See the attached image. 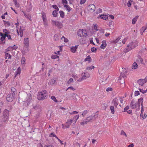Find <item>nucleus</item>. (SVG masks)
<instances>
[{"mask_svg": "<svg viewBox=\"0 0 147 147\" xmlns=\"http://www.w3.org/2000/svg\"><path fill=\"white\" fill-rule=\"evenodd\" d=\"M92 28L93 30H95V31H94V32H96L98 30V29H97V26L96 24L94 25L93 27H92Z\"/></svg>", "mask_w": 147, "mask_h": 147, "instance_id": "nucleus-29", "label": "nucleus"}, {"mask_svg": "<svg viewBox=\"0 0 147 147\" xmlns=\"http://www.w3.org/2000/svg\"><path fill=\"white\" fill-rule=\"evenodd\" d=\"M9 112L8 110L5 109L3 113L2 119L3 122L5 123H7L9 120Z\"/></svg>", "mask_w": 147, "mask_h": 147, "instance_id": "nucleus-2", "label": "nucleus"}, {"mask_svg": "<svg viewBox=\"0 0 147 147\" xmlns=\"http://www.w3.org/2000/svg\"><path fill=\"white\" fill-rule=\"evenodd\" d=\"M42 16L43 21L44 22V24H45V22H46L47 21L46 15L44 13H43Z\"/></svg>", "mask_w": 147, "mask_h": 147, "instance_id": "nucleus-34", "label": "nucleus"}, {"mask_svg": "<svg viewBox=\"0 0 147 147\" xmlns=\"http://www.w3.org/2000/svg\"><path fill=\"white\" fill-rule=\"evenodd\" d=\"M77 34L79 36L82 37V34L83 35V29H80L77 32Z\"/></svg>", "mask_w": 147, "mask_h": 147, "instance_id": "nucleus-17", "label": "nucleus"}, {"mask_svg": "<svg viewBox=\"0 0 147 147\" xmlns=\"http://www.w3.org/2000/svg\"><path fill=\"white\" fill-rule=\"evenodd\" d=\"M139 90L140 92L142 93L143 94H144L147 91V90H144L143 89L140 88H139Z\"/></svg>", "mask_w": 147, "mask_h": 147, "instance_id": "nucleus-48", "label": "nucleus"}, {"mask_svg": "<svg viewBox=\"0 0 147 147\" xmlns=\"http://www.w3.org/2000/svg\"><path fill=\"white\" fill-rule=\"evenodd\" d=\"M86 0H81L80 2V4H82L86 2Z\"/></svg>", "mask_w": 147, "mask_h": 147, "instance_id": "nucleus-62", "label": "nucleus"}, {"mask_svg": "<svg viewBox=\"0 0 147 147\" xmlns=\"http://www.w3.org/2000/svg\"><path fill=\"white\" fill-rule=\"evenodd\" d=\"M87 33L88 34H89V36H92L93 34V33L92 32H90L88 30H87Z\"/></svg>", "mask_w": 147, "mask_h": 147, "instance_id": "nucleus-60", "label": "nucleus"}, {"mask_svg": "<svg viewBox=\"0 0 147 147\" xmlns=\"http://www.w3.org/2000/svg\"><path fill=\"white\" fill-rule=\"evenodd\" d=\"M64 7L66 8L68 12H69L71 11V8L68 5H65Z\"/></svg>", "mask_w": 147, "mask_h": 147, "instance_id": "nucleus-32", "label": "nucleus"}, {"mask_svg": "<svg viewBox=\"0 0 147 147\" xmlns=\"http://www.w3.org/2000/svg\"><path fill=\"white\" fill-rule=\"evenodd\" d=\"M138 18V16H136L135 18L133 19L132 20V24H136V21L137 20Z\"/></svg>", "mask_w": 147, "mask_h": 147, "instance_id": "nucleus-21", "label": "nucleus"}, {"mask_svg": "<svg viewBox=\"0 0 147 147\" xmlns=\"http://www.w3.org/2000/svg\"><path fill=\"white\" fill-rule=\"evenodd\" d=\"M3 22H4V24L6 26H10V23L9 22H6L3 20Z\"/></svg>", "mask_w": 147, "mask_h": 147, "instance_id": "nucleus-41", "label": "nucleus"}, {"mask_svg": "<svg viewBox=\"0 0 147 147\" xmlns=\"http://www.w3.org/2000/svg\"><path fill=\"white\" fill-rule=\"evenodd\" d=\"M138 105L139 107H140V105L139 104V102H136L134 104V100H131L130 104V106L132 109H134L136 108Z\"/></svg>", "mask_w": 147, "mask_h": 147, "instance_id": "nucleus-6", "label": "nucleus"}, {"mask_svg": "<svg viewBox=\"0 0 147 147\" xmlns=\"http://www.w3.org/2000/svg\"><path fill=\"white\" fill-rule=\"evenodd\" d=\"M59 13L60 15V16L62 18H63L64 16V13L62 11H59Z\"/></svg>", "mask_w": 147, "mask_h": 147, "instance_id": "nucleus-37", "label": "nucleus"}, {"mask_svg": "<svg viewBox=\"0 0 147 147\" xmlns=\"http://www.w3.org/2000/svg\"><path fill=\"white\" fill-rule=\"evenodd\" d=\"M58 12L55 11H53L52 12V14L54 17H56L57 16L58 14Z\"/></svg>", "mask_w": 147, "mask_h": 147, "instance_id": "nucleus-33", "label": "nucleus"}, {"mask_svg": "<svg viewBox=\"0 0 147 147\" xmlns=\"http://www.w3.org/2000/svg\"><path fill=\"white\" fill-rule=\"evenodd\" d=\"M143 99L142 98H140L138 99V102H139V104H140V103H141L142 106V107L143 105Z\"/></svg>", "mask_w": 147, "mask_h": 147, "instance_id": "nucleus-23", "label": "nucleus"}, {"mask_svg": "<svg viewBox=\"0 0 147 147\" xmlns=\"http://www.w3.org/2000/svg\"><path fill=\"white\" fill-rule=\"evenodd\" d=\"M14 4L15 6L17 7H20V4L19 3L17 2V0H14L13 1Z\"/></svg>", "mask_w": 147, "mask_h": 147, "instance_id": "nucleus-30", "label": "nucleus"}, {"mask_svg": "<svg viewBox=\"0 0 147 147\" xmlns=\"http://www.w3.org/2000/svg\"><path fill=\"white\" fill-rule=\"evenodd\" d=\"M110 109L111 110V112L112 114H114L115 112L114 107V106H111L110 107Z\"/></svg>", "mask_w": 147, "mask_h": 147, "instance_id": "nucleus-35", "label": "nucleus"}, {"mask_svg": "<svg viewBox=\"0 0 147 147\" xmlns=\"http://www.w3.org/2000/svg\"><path fill=\"white\" fill-rule=\"evenodd\" d=\"M76 51V48L74 47H71V51L73 53H75Z\"/></svg>", "mask_w": 147, "mask_h": 147, "instance_id": "nucleus-42", "label": "nucleus"}, {"mask_svg": "<svg viewBox=\"0 0 147 147\" xmlns=\"http://www.w3.org/2000/svg\"><path fill=\"white\" fill-rule=\"evenodd\" d=\"M20 72H21V71H20V70H17L16 71V73H15L16 74L15 75V77H16V76L17 75L20 74Z\"/></svg>", "mask_w": 147, "mask_h": 147, "instance_id": "nucleus-49", "label": "nucleus"}, {"mask_svg": "<svg viewBox=\"0 0 147 147\" xmlns=\"http://www.w3.org/2000/svg\"><path fill=\"white\" fill-rule=\"evenodd\" d=\"M98 116V114L96 113H94L93 114L87 117L86 119H85L86 123L87 122L88 123L89 122H92L95 120L96 118H97Z\"/></svg>", "mask_w": 147, "mask_h": 147, "instance_id": "nucleus-4", "label": "nucleus"}, {"mask_svg": "<svg viewBox=\"0 0 147 147\" xmlns=\"http://www.w3.org/2000/svg\"><path fill=\"white\" fill-rule=\"evenodd\" d=\"M84 80V77H82L81 78H80L79 79H78L77 81L79 82H81L82 81V80Z\"/></svg>", "mask_w": 147, "mask_h": 147, "instance_id": "nucleus-59", "label": "nucleus"}, {"mask_svg": "<svg viewBox=\"0 0 147 147\" xmlns=\"http://www.w3.org/2000/svg\"><path fill=\"white\" fill-rule=\"evenodd\" d=\"M138 59L137 61L141 63L143 61V59L141 57L140 55H138Z\"/></svg>", "mask_w": 147, "mask_h": 147, "instance_id": "nucleus-38", "label": "nucleus"}, {"mask_svg": "<svg viewBox=\"0 0 147 147\" xmlns=\"http://www.w3.org/2000/svg\"><path fill=\"white\" fill-rule=\"evenodd\" d=\"M15 95L10 93L8 94L7 96V100L9 102H12L13 101Z\"/></svg>", "mask_w": 147, "mask_h": 147, "instance_id": "nucleus-7", "label": "nucleus"}, {"mask_svg": "<svg viewBox=\"0 0 147 147\" xmlns=\"http://www.w3.org/2000/svg\"><path fill=\"white\" fill-rule=\"evenodd\" d=\"M146 27H143L142 28L140 29V32L142 35L143 33L144 32L145 30L146 29Z\"/></svg>", "mask_w": 147, "mask_h": 147, "instance_id": "nucleus-20", "label": "nucleus"}, {"mask_svg": "<svg viewBox=\"0 0 147 147\" xmlns=\"http://www.w3.org/2000/svg\"><path fill=\"white\" fill-rule=\"evenodd\" d=\"M112 90H113V89L112 88L109 87V88H107V89H106V91L107 92H109L110 91H112Z\"/></svg>", "mask_w": 147, "mask_h": 147, "instance_id": "nucleus-61", "label": "nucleus"}, {"mask_svg": "<svg viewBox=\"0 0 147 147\" xmlns=\"http://www.w3.org/2000/svg\"><path fill=\"white\" fill-rule=\"evenodd\" d=\"M54 39L56 41H57L59 40L58 35L57 34H55L54 37Z\"/></svg>", "mask_w": 147, "mask_h": 147, "instance_id": "nucleus-40", "label": "nucleus"}, {"mask_svg": "<svg viewBox=\"0 0 147 147\" xmlns=\"http://www.w3.org/2000/svg\"><path fill=\"white\" fill-rule=\"evenodd\" d=\"M107 44L106 40H104L102 42V45L100 47L102 49H104L105 47L106 46Z\"/></svg>", "mask_w": 147, "mask_h": 147, "instance_id": "nucleus-11", "label": "nucleus"}, {"mask_svg": "<svg viewBox=\"0 0 147 147\" xmlns=\"http://www.w3.org/2000/svg\"><path fill=\"white\" fill-rule=\"evenodd\" d=\"M73 80L72 78H70L67 82L68 84H70L73 82Z\"/></svg>", "mask_w": 147, "mask_h": 147, "instance_id": "nucleus-55", "label": "nucleus"}, {"mask_svg": "<svg viewBox=\"0 0 147 147\" xmlns=\"http://www.w3.org/2000/svg\"><path fill=\"white\" fill-rule=\"evenodd\" d=\"M51 98L53 100V101L56 102H57V100L56 99L55 97L54 96H51Z\"/></svg>", "mask_w": 147, "mask_h": 147, "instance_id": "nucleus-44", "label": "nucleus"}, {"mask_svg": "<svg viewBox=\"0 0 147 147\" xmlns=\"http://www.w3.org/2000/svg\"><path fill=\"white\" fill-rule=\"evenodd\" d=\"M132 1H131V0H130L127 3V5L128 7H129L131 5V2Z\"/></svg>", "mask_w": 147, "mask_h": 147, "instance_id": "nucleus-54", "label": "nucleus"}, {"mask_svg": "<svg viewBox=\"0 0 147 147\" xmlns=\"http://www.w3.org/2000/svg\"><path fill=\"white\" fill-rule=\"evenodd\" d=\"M24 29H22L21 27H20L19 30V35H20L21 37H22L23 36V31H24Z\"/></svg>", "mask_w": 147, "mask_h": 147, "instance_id": "nucleus-22", "label": "nucleus"}, {"mask_svg": "<svg viewBox=\"0 0 147 147\" xmlns=\"http://www.w3.org/2000/svg\"><path fill=\"white\" fill-rule=\"evenodd\" d=\"M26 59L25 57H22V60H21V63H22L23 64L26 61Z\"/></svg>", "mask_w": 147, "mask_h": 147, "instance_id": "nucleus-43", "label": "nucleus"}, {"mask_svg": "<svg viewBox=\"0 0 147 147\" xmlns=\"http://www.w3.org/2000/svg\"><path fill=\"white\" fill-rule=\"evenodd\" d=\"M117 98H114L112 102V103L114 104V105L116 107H117V106L118 105L117 101Z\"/></svg>", "mask_w": 147, "mask_h": 147, "instance_id": "nucleus-15", "label": "nucleus"}, {"mask_svg": "<svg viewBox=\"0 0 147 147\" xmlns=\"http://www.w3.org/2000/svg\"><path fill=\"white\" fill-rule=\"evenodd\" d=\"M52 7L53 8L55 9V10H54V11H58L59 9L56 5H52Z\"/></svg>", "mask_w": 147, "mask_h": 147, "instance_id": "nucleus-36", "label": "nucleus"}, {"mask_svg": "<svg viewBox=\"0 0 147 147\" xmlns=\"http://www.w3.org/2000/svg\"><path fill=\"white\" fill-rule=\"evenodd\" d=\"M91 50L92 52H95L96 51V49L94 47H92L91 48Z\"/></svg>", "mask_w": 147, "mask_h": 147, "instance_id": "nucleus-51", "label": "nucleus"}, {"mask_svg": "<svg viewBox=\"0 0 147 147\" xmlns=\"http://www.w3.org/2000/svg\"><path fill=\"white\" fill-rule=\"evenodd\" d=\"M11 91L12 92L11 94L15 95L16 94L17 92L16 91V89L14 87H12L11 88Z\"/></svg>", "mask_w": 147, "mask_h": 147, "instance_id": "nucleus-18", "label": "nucleus"}, {"mask_svg": "<svg viewBox=\"0 0 147 147\" xmlns=\"http://www.w3.org/2000/svg\"><path fill=\"white\" fill-rule=\"evenodd\" d=\"M90 59L91 60V58L90 55H88L84 59V61H88V63H90L91 62V61L90 60Z\"/></svg>", "mask_w": 147, "mask_h": 147, "instance_id": "nucleus-28", "label": "nucleus"}, {"mask_svg": "<svg viewBox=\"0 0 147 147\" xmlns=\"http://www.w3.org/2000/svg\"><path fill=\"white\" fill-rule=\"evenodd\" d=\"M82 77H84V80L86 79V78H88L90 76V75L87 73H83L82 74Z\"/></svg>", "mask_w": 147, "mask_h": 147, "instance_id": "nucleus-12", "label": "nucleus"}, {"mask_svg": "<svg viewBox=\"0 0 147 147\" xmlns=\"http://www.w3.org/2000/svg\"><path fill=\"white\" fill-rule=\"evenodd\" d=\"M146 50V48H143L140 51H139V53H143ZM146 50H147V49H146Z\"/></svg>", "mask_w": 147, "mask_h": 147, "instance_id": "nucleus-63", "label": "nucleus"}, {"mask_svg": "<svg viewBox=\"0 0 147 147\" xmlns=\"http://www.w3.org/2000/svg\"><path fill=\"white\" fill-rule=\"evenodd\" d=\"M24 46H29V40L28 38H24Z\"/></svg>", "mask_w": 147, "mask_h": 147, "instance_id": "nucleus-10", "label": "nucleus"}, {"mask_svg": "<svg viewBox=\"0 0 147 147\" xmlns=\"http://www.w3.org/2000/svg\"><path fill=\"white\" fill-rule=\"evenodd\" d=\"M24 13V16L26 17V18L28 19H29L30 20H31L30 16L28 14H27Z\"/></svg>", "mask_w": 147, "mask_h": 147, "instance_id": "nucleus-26", "label": "nucleus"}, {"mask_svg": "<svg viewBox=\"0 0 147 147\" xmlns=\"http://www.w3.org/2000/svg\"><path fill=\"white\" fill-rule=\"evenodd\" d=\"M121 135H125L126 137H127V135L123 131L121 130Z\"/></svg>", "mask_w": 147, "mask_h": 147, "instance_id": "nucleus-52", "label": "nucleus"}, {"mask_svg": "<svg viewBox=\"0 0 147 147\" xmlns=\"http://www.w3.org/2000/svg\"><path fill=\"white\" fill-rule=\"evenodd\" d=\"M1 36V37L0 38V40H1L3 41V40H4L5 39V35H4L3 36Z\"/></svg>", "mask_w": 147, "mask_h": 147, "instance_id": "nucleus-56", "label": "nucleus"}, {"mask_svg": "<svg viewBox=\"0 0 147 147\" xmlns=\"http://www.w3.org/2000/svg\"><path fill=\"white\" fill-rule=\"evenodd\" d=\"M146 82L145 80L140 79L138 81V83L141 86H142L144 83Z\"/></svg>", "mask_w": 147, "mask_h": 147, "instance_id": "nucleus-14", "label": "nucleus"}, {"mask_svg": "<svg viewBox=\"0 0 147 147\" xmlns=\"http://www.w3.org/2000/svg\"><path fill=\"white\" fill-rule=\"evenodd\" d=\"M28 46H24L23 48L24 51L22 52V53L24 54H25V53H27L28 52Z\"/></svg>", "mask_w": 147, "mask_h": 147, "instance_id": "nucleus-9", "label": "nucleus"}, {"mask_svg": "<svg viewBox=\"0 0 147 147\" xmlns=\"http://www.w3.org/2000/svg\"><path fill=\"white\" fill-rule=\"evenodd\" d=\"M138 42L136 40H134L130 42L127 46V48L124 50V52L127 53L134 49L138 45Z\"/></svg>", "mask_w": 147, "mask_h": 147, "instance_id": "nucleus-1", "label": "nucleus"}, {"mask_svg": "<svg viewBox=\"0 0 147 147\" xmlns=\"http://www.w3.org/2000/svg\"><path fill=\"white\" fill-rule=\"evenodd\" d=\"M5 59H7V58L8 59H11V56L8 53H7V52H5Z\"/></svg>", "mask_w": 147, "mask_h": 147, "instance_id": "nucleus-16", "label": "nucleus"}, {"mask_svg": "<svg viewBox=\"0 0 147 147\" xmlns=\"http://www.w3.org/2000/svg\"><path fill=\"white\" fill-rule=\"evenodd\" d=\"M3 32L4 33L3 35H5L10 33V31L7 29H4L3 30Z\"/></svg>", "mask_w": 147, "mask_h": 147, "instance_id": "nucleus-25", "label": "nucleus"}, {"mask_svg": "<svg viewBox=\"0 0 147 147\" xmlns=\"http://www.w3.org/2000/svg\"><path fill=\"white\" fill-rule=\"evenodd\" d=\"M70 125L71 123H70L69 121H67L66 122L65 124V127L66 128H69Z\"/></svg>", "mask_w": 147, "mask_h": 147, "instance_id": "nucleus-27", "label": "nucleus"}, {"mask_svg": "<svg viewBox=\"0 0 147 147\" xmlns=\"http://www.w3.org/2000/svg\"><path fill=\"white\" fill-rule=\"evenodd\" d=\"M94 68V66H91L90 67H87L86 68V69L88 70H91L92 69H93Z\"/></svg>", "mask_w": 147, "mask_h": 147, "instance_id": "nucleus-39", "label": "nucleus"}, {"mask_svg": "<svg viewBox=\"0 0 147 147\" xmlns=\"http://www.w3.org/2000/svg\"><path fill=\"white\" fill-rule=\"evenodd\" d=\"M88 111L87 110H85L84 111L82 114V115L83 116V117H84L85 115L88 113Z\"/></svg>", "mask_w": 147, "mask_h": 147, "instance_id": "nucleus-45", "label": "nucleus"}, {"mask_svg": "<svg viewBox=\"0 0 147 147\" xmlns=\"http://www.w3.org/2000/svg\"><path fill=\"white\" fill-rule=\"evenodd\" d=\"M140 94L139 92L138 91H135V96H137Z\"/></svg>", "mask_w": 147, "mask_h": 147, "instance_id": "nucleus-57", "label": "nucleus"}, {"mask_svg": "<svg viewBox=\"0 0 147 147\" xmlns=\"http://www.w3.org/2000/svg\"><path fill=\"white\" fill-rule=\"evenodd\" d=\"M59 56L57 55H54L51 56V58L53 59H55L59 58Z\"/></svg>", "mask_w": 147, "mask_h": 147, "instance_id": "nucleus-47", "label": "nucleus"}, {"mask_svg": "<svg viewBox=\"0 0 147 147\" xmlns=\"http://www.w3.org/2000/svg\"><path fill=\"white\" fill-rule=\"evenodd\" d=\"M98 18L102 19L105 20H106L108 18V16L106 15H104V14L100 15L98 17Z\"/></svg>", "mask_w": 147, "mask_h": 147, "instance_id": "nucleus-13", "label": "nucleus"}, {"mask_svg": "<svg viewBox=\"0 0 147 147\" xmlns=\"http://www.w3.org/2000/svg\"><path fill=\"white\" fill-rule=\"evenodd\" d=\"M51 23L52 25H55L59 28H62L63 26L62 23L60 22L52 20H51Z\"/></svg>", "mask_w": 147, "mask_h": 147, "instance_id": "nucleus-5", "label": "nucleus"}, {"mask_svg": "<svg viewBox=\"0 0 147 147\" xmlns=\"http://www.w3.org/2000/svg\"><path fill=\"white\" fill-rule=\"evenodd\" d=\"M138 65L136 62H134L132 66V69H136L138 67Z\"/></svg>", "mask_w": 147, "mask_h": 147, "instance_id": "nucleus-24", "label": "nucleus"}, {"mask_svg": "<svg viewBox=\"0 0 147 147\" xmlns=\"http://www.w3.org/2000/svg\"><path fill=\"white\" fill-rule=\"evenodd\" d=\"M5 36L7 37L8 39L12 40V38H11V36L10 35L8 34L5 35Z\"/></svg>", "mask_w": 147, "mask_h": 147, "instance_id": "nucleus-46", "label": "nucleus"}, {"mask_svg": "<svg viewBox=\"0 0 147 147\" xmlns=\"http://www.w3.org/2000/svg\"><path fill=\"white\" fill-rule=\"evenodd\" d=\"M86 119H85L83 121V122H81V123H80V124L81 125H84V124H86L88 123L87 122H86Z\"/></svg>", "mask_w": 147, "mask_h": 147, "instance_id": "nucleus-53", "label": "nucleus"}, {"mask_svg": "<svg viewBox=\"0 0 147 147\" xmlns=\"http://www.w3.org/2000/svg\"><path fill=\"white\" fill-rule=\"evenodd\" d=\"M63 38L65 42H67L68 41V40L67 38L64 37L63 36L61 38V39L62 40Z\"/></svg>", "mask_w": 147, "mask_h": 147, "instance_id": "nucleus-50", "label": "nucleus"}, {"mask_svg": "<svg viewBox=\"0 0 147 147\" xmlns=\"http://www.w3.org/2000/svg\"><path fill=\"white\" fill-rule=\"evenodd\" d=\"M87 9L91 12H93L95 9V6L93 4H90L88 6Z\"/></svg>", "mask_w": 147, "mask_h": 147, "instance_id": "nucleus-8", "label": "nucleus"}, {"mask_svg": "<svg viewBox=\"0 0 147 147\" xmlns=\"http://www.w3.org/2000/svg\"><path fill=\"white\" fill-rule=\"evenodd\" d=\"M17 49V48H13V47H9L8 48L6 49L7 51H10L13 50V49L16 50Z\"/></svg>", "mask_w": 147, "mask_h": 147, "instance_id": "nucleus-31", "label": "nucleus"}, {"mask_svg": "<svg viewBox=\"0 0 147 147\" xmlns=\"http://www.w3.org/2000/svg\"><path fill=\"white\" fill-rule=\"evenodd\" d=\"M83 35L85 36H89V34L87 33V30L83 29Z\"/></svg>", "mask_w": 147, "mask_h": 147, "instance_id": "nucleus-19", "label": "nucleus"}, {"mask_svg": "<svg viewBox=\"0 0 147 147\" xmlns=\"http://www.w3.org/2000/svg\"><path fill=\"white\" fill-rule=\"evenodd\" d=\"M120 38H117V39L116 40H115L114 41V43H117L118 41H119V40L120 39Z\"/></svg>", "mask_w": 147, "mask_h": 147, "instance_id": "nucleus-64", "label": "nucleus"}, {"mask_svg": "<svg viewBox=\"0 0 147 147\" xmlns=\"http://www.w3.org/2000/svg\"><path fill=\"white\" fill-rule=\"evenodd\" d=\"M47 91L45 90H43L38 93L37 98L39 100H43L47 98Z\"/></svg>", "mask_w": 147, "mask_h": 147, "instance_id": "nucleus-3", "label": "nucleus"}, {"mask_svg": "<svg viewBox=\"0 0 147 147\" xmlns=\"http://www.w3.org/2000/svg\"><path fill=\"white\" fill-rule=\"evenodd\" d=\"M79 117V115H77L75 116V117L76 118V119H75V122L73 124H74V123H76V121L78 119Z\"/></svg>", "mask_w": 147, "mask_h": 147, "instance_id": "nucleus-58", "label": "nucleus"}]
</instances>
